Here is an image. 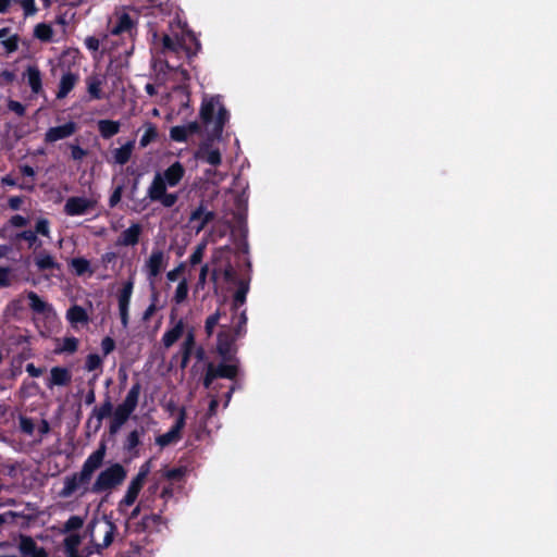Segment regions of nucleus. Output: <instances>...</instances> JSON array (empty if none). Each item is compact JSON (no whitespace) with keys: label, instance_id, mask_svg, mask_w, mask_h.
Here are the masks:
<instances>
[{"label":"nucleus","instance_id":"1","mask_svg":"<svg viewBox=\"0 0 557 557\" xmlns=\"http://www.w3.org/2000/svg\"><path fill=\"white\" fill-rule=\"evenodd\" d=\"M201 122L208 126L213 123L212 136L221 138L224 126L228 121L230 114L226 108L221 103L220 96L203 98L199 112Z\"/></svg>","mask_w":557,"mask_h":557},{"label":"nucleus","instance_id":"2","mask_svg":"<svg viewBox=\"0 0 557 557\" xmlns=\"http://www.w3.org/2000/svg\"><path fill=\"white\" fill-rule=\"evenodd\" d=\"M126 474L127 472L121 463H113L98 474L90 491L95 494L110 491L122 484Z\"/></svg>","mask_w":557,"mask_h":557},{"label":"nucleus","instance_id":"3","mask_svg":"<svg viewBox=\"0 0 557 557\" xmlns=\"http://www.w3.org/2000/svg\"><path fill=\"white\" fill-rule=\"evenodd\" d=\"M239 361L237 358H234L233 361H223L219 364H214L213 362H209L207 364L206 374L202 380V385L205 388H210L216 379H227V380H236L239 373Z\"/></svg>","mask_w":557,"mask_h":557},{"label":"nucleus","instance_id":"4","mask_svg":"<svg viewBox=\"0 0 557 557\" xmlns=\"http://www.w3.org/2000/svg\"><path fill=\"white\" fill-rule=\"evenodd\" d=\"M106 444L101 442L99 447L84 461L82 470L79 472H75L77 482L79 486L84 488V493L88 490L87 485L90 483L94 472L101 467L106 456Z\"/></svg>","mask_w":557,"mask_h":557},{"label":"nucleus","instance_id":"5","mask_svg":"<svg viewBox=\"0 0 557 557\" xmlns=\"http://www.w3.org/2000/svg\"><path fill=\"white\" fill-rule=\"evenodd\" d=\"M149 472H150L149 462L141 465L138 473L131 481L123 499L120 502V504H119L120 508L122 506H132L136 502Z\"/></svg>","mask_w":557,"mask_h":557},{"label":"nucleus","instance_id":"6","mask_svg":"<svg viewBox=\"0 0 557 557\" xmlns=\"http://www.w3.org/2000/svg\"><path fill=\"white\" fill-rule=\"evenodd\" d=\"M218 137H213L210 133L206 140H203L198 149L195 151L194 157L197 160L203 161L210 165L218 166L222 162V156L218 148H212V143Z\"/></svg>","mask_w":557,"mask_h":557},{"label":"nucleus","instance_id":"7","mask_svg":"<svg viewBox=\"0 0 557 557\" xmlns=\"http://www.w3.org/2000/svg\"><path fill=\"white\" fill-rule=\"evenodd\" d=\"M215 219V212L208 210L205 201L201 200L199 206L191 211L188 224L199 234L205 227Z\"/></svg>","mask_w":557,"mask_h":557},{"label":"nucleus","instance_id":"8","mask_svg":"<svg viewBox=\"0 0 557 557\" xmlns=\"http://www.w3.org/2000/svg\"><path fill=\"white\" fill-rule=\"evenodd\" d=\"M96 206V201L79 197V196H73L67 198L64 205V213L69 216H77V215H84L90 210H92Z\"/></svg>","mask_w":557,"mask_h":557},{"label":"nucleus","instance_id":"9","mask_svg":"<svg viewBox=\"0 0 557 557\" xmlns=\"http://www.w3.org/2000/svg\"><path fill=\"white\" fill-rule=\"evenodd\" d=\"M169 256L159 248H153L145 263L148 278L157 277L168 265Z\"/></svg>","mask_w":557,"mask_h":557},{"label":"nucleus","instance_id":"10","mask_svg":"<svg viewBox=\"0 0 557 557\" xmlns=\"http://www.w3.org/2000/svg\"><path fill=\"white\" fill-rule=\"evenodd\" d=\"M134 282L126 281L117 294L120 319L123 327H127L129 321V302L133 294Z\"/></svg>","mask_w":557,"mask_h":557},{"label":"nucleus","instance_id":"11","mask_svg":"<svg viewBox=\"0 0 557 557\" xmlns=\"http://www.w3.org/2000/svg\"><path fill=\"white\" fill-rule=\"evenodd\" d=\"M238 336L232 331H221L218 334L216 350L223 361H233L235 358L234 343Z\"/></svg>","mask_w":557,"mask_h":557},{"label":"nucleus","instance_id":"12","mask_svg":"<svg viewBox=\"0 0 557 557\" xmlns=\"http://www.w3.org/2000/svg\"><path fill=\"white\" fill-rule=\"evenodd\" d=\"M113 411L114 410H113V404H112L111 397L107 393L103 403L100 406H96L92 409L91 416L88 418L87 423H86L87 428L89 429L91 426V423L94 422V418H96L95 432L99 431L102 425L103 419L112 416Z\"/></svg>","mask_w":557,"mask_h":557},{"label":"nucleus","instance_id":"13","mask_svg":"<svg viewBox=\"0 0 557 557\" xmlns=\"http://www.w3.org/2000/svg\"><path fill=\"white\" fill-rule=\"evenodd\" d=\"M76 131L77 125L73 121H69L60 126L50 127L45 134V143L51 144L71 137Z\"/></svg>","mask_w":557,"mask_h":557},{"label":"nucleus","instance_id":"14","mask_svg":"<svg viewBox=\"0 0 557 557\" xmlns=\"http://www.w3.org/2000/svg\"><path fill=\"white\" fill-rule=\"evenodd\" d=\"M18 550L24 557H48L46 549L29 535L20 536Z\"/></svg>","mask_w":557,"mask_h":557},{"label":"nucleus","instance_id":"15","mask_svg":"<svg viewBox=\"0 0 557 557\" xmlns=\"http://www.w3.org/2000/svg\"><path fill=\"white\" fill-rule=\"evenodd\" d=\"M110 33L114 36L128 34L132 38L137 33L136 23L132 20L131 15L126 12L117 15L116 23L111 27Z\"/></svg>","mask_w":557,"mask_h":557},{"label":"nucleus","instance_id":"16","mask_svg":"<svg viewBox=\"0 0 557 557\" xmlns=\"http://www.w3.org/2000/svg\"><path fill=\"white\" fill-rule=\"evenodd\" d=\"M141 233L143 225L139 223H133L128 228L120 234L115 245L121 247L136 246L139 243Z\"/></svg>","mask_w":557,"mask_h":557},{"label":"nucleus","instance_id":"17","mask_svg":"<svg viewBox=\"0 0 557 557\" xmlns=\"http://www.w3.org/2000/svg\"><path fill=\"white\" fill-rule=\"evenodd\" d=\"M72 381L71 371L64 367H53L50 370V377L47 380V387L65 386Z\"/></svg>","mask_w":557,"mask_h":557},{"label":"nucleus","instance_id":"18","mask_svg":"<svg viewBox=\"0 0 557 557\" xmlns=\"http://www.w3.org/2000/svg\"><path fill=\"white\" fill-rule=\"evenodd\" d=\"M79 81V75L77 73H73L71 71H66L62 74L58 91L57 99H64L67 95L74 89L76 84Z\"/></svg>","mask_w":557,"mask_h":557},{"label":"nucleus","instance_id":"19","mask_svg":"<svg viewBox=\"0 0 557 557\" xmlns=\"http://www.w3.org/2000/svg\"><path fill=\"white\" fill-rule=\"evenodd\" d=\"M185 175V168L180 161H175L161 175L169 187H175Z\"/></svg>","mask_w":557,"mask_h":557},{"label":"nucleus","instance_id":"20","mask_svg":"<svg viewBox=\"0 0 557 557\" xmlns=\"http://www.w3.org/2000/svg\"><path fill=\"white\" fill-rule=\"evenodd\" d=\"M196 346V338L194 331L190 330L187 332L184 342L181 345L180 355H181V363L180 367L182 370H184L190 360V357L194 352Z\"/></svg>","mask_w":557,"mask_h":557},{"label":"nucleus","instance_id":"21","mask_svg":"<svg viewBox=\"0 0 557 557\" xmlns=\"http://www.w3.org/2000/svg\"><path fill=\"white\" fill-rule=\"evenodd\" d=\"M185 323L183 319H180L175 324L164 332L161 342L165 348L172 347L184 334Z\"/></svg>","mask_w":557,"mask_h":557},{"label":"nucleus","instance_id":"22","mask_svg":"<svg viewBox=\"0 0 557 557\" xmlns=\"http://www.w3.org/2000/svg\"><path fill=\"white\" fill-rule=\"evenodd\" d=\"M140 392H141V384L139 382L134 383L132 385V387L129 388L124 400L120 405H117V407L124 409L125 411H127L129 413H133L138 406Z\"/></svg>","mask_w":557,"mask_h":557},{"label":"nucleus","instance_id":"23","mask_svg":"<svg viewBox=\"0 0 557 557\" xmlns=\"http://www.w3.org/2000/svg\"><path fill=\"white\" fill-rule=\"evenodd\" d=\"M103 84L104 77L99 74H92L86 78L87 91L91 99L100 100L103 98V92L101 90Z\"/></svg>","mask_w":557,"mask_h":557},{"label":"nucleus","instance_id":"24","mask_svg":"<svg viewBox=\"0 0 557 557\" xmlns=\"http://www.w3.org/2000/svg\"><path fill=\"white\" fill-rule=\"evenodd\" d=\"M26 297L29 300V308L34 313L47 314L52 311V306L42 300L34 290L26 292Z\"/></svg>","mask_w":557,"mask_h":557},{"label":"nucleus","instance_id":"25","mask_svg":"<svg viewBox=\"0 0 557 557\" xmlns=\"http://www.w3.org/2000/svg\"><path fill=\"white\" fill-rule=\"evenodd\" d=\"M168 186L161 174L157 173L148 188V197L150 200L158 201L166 193Z\"/></svg>","mask_w":557,"mask_h":557},{"label":"nucleus","instance_id":"26","mask_svg":"<svg viewBox=\"0 0 557 557\" xmlns=\"http://www.w3.org/2000/svg\"><path fill=\"white\" fill-rule=\"evenodd\" d=\"M26 78L33 94L37 95L42 90L41 73L36 65H29L27 67Z\"/></svg>","mask_w":557,"mask_h":557},{"label":"nucleus","instance_id":"27","mask_svg":"<svg viewBox=\"0 0 557 557\" xmlns=\"http://www.w3.org/2000/svg\"><path fill=\"white\" fill-rule=\"evenodd\" d=\"M132 413L116 406L112 413V419L109 425L110 434H115L127 422Z\"/></svg>","mask_w":557,"mask_h":557},{"label":"nucleus","instance_id":"28","mask_svg":"<svg viewBox=\"0 0 557 557\" xmlns=\"http://www.w3.org/2000/svg\"><path fill=\"white\" fill-rule=\"evenodd\" d=\"M162 523V516L159 513L146 515L141 518L140 522L136 527V531L139 532H151L158 530Z\"/></svg>","mask_w":557,"mask_h":557},{"label":"nucleus","instance_id":"29","mask_svg":"<svg viewBox=\"0 0 557 557\" xmlns=\"http://www.w3.org/2000/svg\"><path fill=\"white\" fill-rule=\"evenodd\" d=\"M134 147H135V140H128L120 148L114 149L113 157H114L115 163H117L120 165L126 164L132 157Z\"/></svg>","mask_w":557,"mask_h":557},{"label":"nucleus","instance_id":"30","mask_svg":"<svg viewBox=\"0 0 557 557\" xmlns=\"http://www.w3.org/2000/svg\"><path fill=\"white\" fill-rule=\"evenodd\" d=\"M121 128L119 121L113 120H100L98 121V131L102 138L110 139L115 136Z\"/></svg>","mask_w":557,"mask_h":557},{"label":"nucleus","instance_id":"31","mask_svg":"<svg viewBox=\"0 0 557 557\" xmlns=\"http://www.w3.org/2000/svg\"><path fill=\"white\" fill-rule=\"evenodd\" d=\"M66 319L72 324H86L89 321L87 311L78 305H73L67 309Z\"/></svg>","mask_w":557,"mask_h":557},{"label":"nucleus","instance_id":"32","mask_svg":"<svg viewBox=\"0 0 557 557\" xmlns=\"http://www.w3.org/2000/svg\"><path fill=\"white\" fill-rule=\"evenodd\" d=\"M63 544L66 557H86L78 554V546L81 544V536L78 534L72 533L67 535Z\"/></svg>","mask_w":557,"mask_h":557},{"label":"nucleus","instance_id":"33","mask_svg":"<svg viewBox=\"0 0 557 557\" xmlns=\"http://www.w3.org/2000/svg\"><path fill=\"white\" fill-rule=\"evenodd\" d=\"M143 433V429L141 431L133 430L132 432H129L123 444V449L135 457L138 456L137 447L140 445V434Z\"/></svg>","mask_w":557,"mask_h":557},{"label":"nucleus","instance_id":"34","mask_svg":"<svg viewBox=\"0 0 557 557\" xmlns=\"http://www.w3.org/2000/svg\"><path fill=\"white\" fill-rule=\"evenodd\" d=\"M35 264L39 271L53 270L59 268V264L54 258L46 251H41L36 256Z\"/></svg>","mask_w":557,"mask_h":557},{"label":"nucleus","instance_id":"35","mask_svg":"<svg viewBox=\"0 0 557 557\" xmlns=\"http://www.w3.org/2000/svg\"><path fill=\"white\" fill-rule=\"evenodd\" d=\"M79 487L81 486L77 482V478H76L75 473H73L71 475H66L64 478L63 487L60 491L59 495L63 498L71 497Z\"/></svg>","mask_w":557,"mask_h":557},{"label":"nucleus","instance_id":"36","mask_svg":"<svg viewBox=\"0 0 557 557\" xmlns=\"http://www.w3.org/2000/svg\"><path fill=\"white\" fill-rule=\"evenodd\" d=\"M71 268L75 272L76 275L82 276L86 273H89V275L94 274V270L90 268L89 260L85 258H73L71 260Z\"/></svg>","mask_w":557,"mask_h":557},{"label":"nucleus","instance_id":"37","mask_svg":"<svg viewBox=\"0 0 557 557\" xmlns=\"http://www.w3.org/2000/svg\"><path fill=\"white\" fill-rule=\"evenodd\" d=\"M145 133L143 134L139 145L141 148L147 147L150 143L154 141L158 137V131L153 123L146 122L145 123Z\"/></svg>","mask_w":557,"mask_h":557},{"label":"nucleus","instance_id":"38","mask_svg":"<svg viewBox=\"0 0 557 557\" xmlns=\"http://www.w3.org/2000/svg\"><path fill=\"white\" fill-rule=\"evenodd\" d=\"M181 438L182 435L171 428L166 433L156 437V444L163 448L178 442Z\"/></svg>","mask_w":557,"mask_h":557},{"label":"nucleus","instance_id":"39","mask_svg":"<svg viewBox=\"0 0 557 557\" xmlns=\"http://www.w3.org/2000/svg\"><path fill=\"white\" fill-rule=\"evenodd\" d=\"M34 36L41 41L49 42L53 36V29L49 24L39 23L34 28Z\"/></svg>","mask_w":557,"mask_h":557},{"label":"nucleus","instance_id":"40","mask_svg":"<svg viewBox=\"0 0 557 557\" xmlns=\"http://www.w3.org/2000/svg\"><path fill=\"white\" fill-rule=\"evenodd\" d=\"M121 557H150V553L145 547L131 543L129 547L121 553Z\"/></svg>","mask_w":557,"mask_h":557},{"label":"nucleus","instance_id":"41","mask_svg":"<svg viewBox=\"0 0 557 557\" xmlns=\"http://www.w3.org/2000/svg\"><path fill=\"white\" fill-rule=\"evenodd\" d=\"M187 297H188V283H187L186 278H183L176 286V289H175V293L173 296V301L176 305H181L187 299Z\"/></svg>","mask_w":557,"mask_h":557},{"label":"nucleus","instance_id":"42","mask_svg":"<svg viewBox=\"0 0 557 557\" xmlns=\"http://www.w3.org/2000/svg\"><path fill=\"white\" fill-rule=\"evenodd\" d=\"M106 524H107V530L104 532V537H103L102 544L98 545L99 549L106 548L111 545V543L113 542V539H114V533L116 531V525L112 521L107 520Z\"/></svg>","mask_w":557,"mask_h":557},{"label":"nucleus","instance_id":"43","mask_svg":"<svg viewBox=\"0 0 557 557\" xmlns=\"http://www.w3.org/2000/svg\"><path fill=\"white\" fill-rule=\"evenodd\" d=\"M170 138L176 143H185L188 138L186 128L184 125L173 126L170 129Z\"/></svg>","mask_w":557,"mask_h":557},{"label":"nucleus","instance_id":"44","mask_svg":"<svg viewBox=\"0 0 557 557\" xmlns=\"http://www.w3.org/2000/svg\"><path fill=\"white\" fill-rule=\"evenodd\" d=\"M206 247H207V243L206 242H202V243H200V244H198L196 246L194 252L190 255L189 260H188L189 264L191 267H195V265L199 264L202 261Z\"/></svg>","mask_w":557,"mask_h":557},{"label":"nucleus","instance_id":"45","mask_svg":"<svg viewBox=\"0 0 557 557\" xmlns=\"http://www.w3.org/2000/svg\"><path fill=\"white\" fill-rule=\"evenodd\" d=\"M16 238L26 240L29 245V247H33L35 245H41V242L38 240L36 232L32 230H26L16 235Z\"/></svg>","mask_w":557,"mask_h":557},{"label":"nucleus","instance_id":"46","mask_svg":"<svg viewBox=\"0 0 557 557\" xmlns=\"http://www.w3.org/2000/svg\"><path fill=\"white\" fill-rule=\"evenodd\" d=\"M102 366V359L97 354H89L86 358L85 368L87 371H95Z\"/></svg>","mask_w":557,"mask_h":557},{"label":"nucleus","instance_id":"47","mask_svg":"<svg viewBox=\"0 0 557 557\" xmlns=\"http://www.w3.org/2000/svg\"><path fill=\"white\" fill-rule=\"evenodd\" d=\"M1 183L3 185H8V186H18V188L21 189H25V190H28V191H33L34 190V184H26V183H23V184H17V181L15 178H13L11 175H5L1 178Z\"/></svg>","mask_w":557,"mask_h":557},{"label":"nucleus","instance_id":"48","mask_svg":"<svg viewBox=\"0 0 557 557\" xmlns=\"http://www.w3.org/2000/svg\"><path fill=\"white\" fill-rule=\"evenodd\" d=\"M18 41L20 37L17 34H15L7 39H3L1 44L8 53H12L18 49Z\"/></svg>","mask_w":557,"mask_h":557},{"label":"nucleus","instance_id":"49","mask_svg":"<svg viewBox=\"0 0 557 557\" xmlns=\"http://www.w3.org/2000/svg\"><path fill=\"white\" fill-rule=\"evenodd\" d=\"M78 348V339L74 336L64 337L63 345L60 349V351H65L69 354H73Z\"/></svg>","mask_w":557,"mask_h":557},{"label":"nucleus","instance_id":"50","mask_svg":"<svg viewBox=\"0 0 557 557\" xmlns=\"http://www.w3.org/2000/svg\"><path fill=\"white\" fill-rule=\"evenodd\" d=\"M220 320V313L216 311L213 314H210L205 322V330L208 336H211L213 334L214 327L218 325Z\"/></svg>","mask_w":557,"mask_h":557},{"label":"nucleus","instance_id":"51","mask_svg":"<svg viewBox=\"0 0 557 557\" xmlns=\"http://www.w3.org/2000/svg\"><path fill=\"white\" fill-rule=\"evenodd\" d=\"M49 225H50V223L47 219H45V218L38 219L35 224L34 232H36V234H40L42 236L49 237V235H50Z\"/></svg>","mask_w":557,"mask_h":557},{"label":"nucleus","instance_id":"52","mask_svg":"<svg viewBox=\"0 0 557 557\" xmlns=\"http://www.w3.org/2000/svg\"><path fill=\"white\" fill-rule=\"evenodd\" d=\"M123 190H124V184L117 185L113 189V191H112V194H111V196L109 198V207L111 209L115 208L119 205V202L121 201L122 195H123Z\"/></svg>","mask_w":557,"mask_h":557},{"label":"nucleus","instance_id":"53","mask_svg":"<svg viewBox=\"0 0 557 557\" xmlns=\"http://www.w3.org/2000/svg\"><path fill=\"white\" fill-rule=\"evenodd\" d=\"M246 324L247 315L246 311L244 310L238 317V321L233 330V333L238 337L243 336L246 333Z\"/></svg>","mask_w":557,"mask_h":557},{"label":"nucleus","instance_id":"54","mask_svg":"<svg viewBox=\"0 0 557 557\" xmlns=\"http://www.w3.org/2000/svg\"><path fill=\"white\" fill-rule=\"evenodd\" d=\"M185 424H186V409L184 407H182L178 411L175 423L172 425V429L182 435V431L185 428Z\"/></svg>","mask_w":557,"mask_h":557},{"label":"nucleus","instance_id":"55","mask_svg":"<svg viewBox=\"0 0 557 557\" xmlns=\"http://www.w3.org/2000/svg\"><path fill=\"white\" fill-rule=\"evenodd\" d=\"M13 2H18L22 5L25 16L34 15L37 12L35 0H13Z\"/></svg>","mask_w":557,"mask_h":557},{"label":"nucleus","instance_id":"56","mask_svg":"<svg viewBox=\"0 0 557 557\" xmlns=\"http://www.w3.org/2000/svg\"><path fill=\"white\" fill-rule=\"evenodd\" d=\"M83 519L79 517V516H71L65 524H64V529L65 531H75V530H78L83 527Z\"/></svg>","mask_w":557,"mask_h":557},{"label":"nucleus","instance_id":"57","mask_svg":"<svg viewBox=\"0 0 557 557\" xmlns=\"http://www.w3.org/2000/svg\"><path fill=\"white\" fill-rule=\"evenodd\" d=\"M180 44L176 42L170 35L162 37V47L164 51H177Z\"/></svg>","mask_w":557,"mask_h":557},{"label":"nucleus","instance_id":"58","mask_svg":"<svg viewBox=\"0 0 557 557\" xmlns=\"http://www.w3.org/2000/svg\"><path fill=\"white\" fill-rule=\"evenodd\" d=\"M246 298H247L246 294H244L243 292L236 289V292H235V294L233 296L232 310L234 312H237L239 307L243 306L246 302Z\"/></svg>","mask_w":557,"mask_h":557},{"label":"nucleus","instance_id":"59","mask_svg":"<svg viewBox=\"0 0 557 557\" xmlns=\"http://www.w3.org/2000/svg\"><path fill=\"white\" fill-rule=\"evenodd\" d=\"M186 269V264L185 262H181L176 268H174L173 270L169 271L166 273V278L170 281V282H175L177 281V278L180 277V275L185 271Z\"/></svg>","mask_w":557,"mask_h":557},{"label":"nucleus","instance_id":"60","mask_svg":"<svg viewBox=\"0 0 557 557\" xmlns=\"http://www.w3.org/2000/svg\"><path fill=\"white\" fill-rule=\"evenodd\" d=\"M101 349L104 356H108L115 349V342L112 337L106 336L101 341Z\"/></svg>","mask_w":557,"mask_h":557},{"label":"nucleus","instance_id":"61","mask_svg":"<svg viewBox=\"0 0 557 557\" xmlns=\"http://www.w3.org/2000/svg\"><path fill=\"white\" fill-rule=\"evenodd\" d=\"M177 194L165 193L158 201H160L165 208H171L177 202Z\"/></svg>","mask_w":557,"mask_h":557},{"label":"nucleus","instance_id":"62","mask_svg":"<svg viewBox=\"0 0 557 557\" xmlns=\"http://www.w3.org/2000/svg\"><path fill=\"white\" fill-rule=\"evenodd\" d=\"M8 108L18 116H23L26 111L25 106L16 100H9Z\"/></svg>","mask_w":557,"mask_h":557},{"label":"nucleus","instance_id":"63","mask_svg":"<svg viewBox=\"0 0 557 557\" xmlns=\"http://www.w3.org/2000/svg\"><path fill=\"white\" fill-rule=\"evenodd\" d=\"M87 156V150L79 145H71V157L73 160L79 161Z\"/></svg>","mask_w":557,"mask_h":557},{"label":"nucleus","instance_id":"64","mask_svg":"<svg viewBox=\"0 0 557 557\" xmlns=\"http://www.w3.org/2000/svg\"><path fill=\"white\" fill-rule=\"evenodd\" d=\"M223 277L226 282L235 283L237 281L236 272L231 263H227L225 269L223 270Z\"/></svg>","mask_w":557,"mask_h":557}]
</instances>
